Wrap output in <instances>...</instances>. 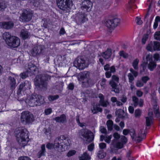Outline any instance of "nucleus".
Listing matches in <instances>:
<instances>
[{
	"label": "nucleus",
	"mask_w": 160,
	"mask_h": 160,
	"mask_svg": "<svg viewBox=\"0 0 160 160\" xmlns=\"http://www.w3.org/2000/svg\"><path fill=\"white\" fill-rule=\"evenodd\" d=\"M71 144V140L62 135L56 138L53 144L50 142L46 144V148L49 149L53 148L55 151L60 152L68 149Z\"/></svg>",
	"instance_id": "nucleus-1"
},
{
	"label": "nucleus",
	"mask_w": 160,
	"mask_h": 160,
	"mask_svg": "<svg viewBox=\"0 0 160 160\" xmlns=\"http://www.w3.org/2000/svg\"><path fill=\"white\" fill-rule=\"evenodd\" d=\"M15 135L18 143L24 147L27 145L29 140L28 132L23 127H19L15 130Z\"/></svg>",
	"instance_id": "nucleus-2"
},
{
	"label": "nucleus",
	"mask_w": 160,
	"mask_h": 160,
	"mask_svg": "<svg viewBox=\"0 0 160 160\" xmlns=\"http://www.w3.org/2000/svg\"><path fill=\"white\" fill-rule=\"evenodd\" d=\"M26 102L30 106H40L44 102V99L41 95H33L26 100Z\"/></svg>",
	"instance_id": "nucleus-3"
},
{
	"label": "nucleus",
	"mask_w": 160,
	"mask_h": 160,
	"mask_svg": "<svg viewBox=\"0 0 160 160\" xmlns=\"http://www.w3.org/2000/svg\"><path fill=\"white\" fill-rule=\"evenodd\" d=\"M56 3L58 7L63 10H69L74 8L72 1L70 0H56Z\"/></svg>",
	"instance_id": "nucleus-4"
},
{
	"label": "nucleus",
	"mask_w": 160,
	"mask_h": 160,
	"mask_svg": "<svg viewBox=\"0 0 160 160\" xmlns=\"http://www.w3.org/2000/svg\"><path fill=\"white\" fill-rule=\"evenodd\" d=\"M79 135L84 138L87 143H89L94 139V135L91 131L86 128L81 129L79 132Z\"/></svg>",
	"instance_id": "nucleus-5"
},
{
	"label": "nucleus",
	"mask_w": 160,
	"mask_h": 160,
	"mask_svg": "<svg viewBox=\"0 0 160 160\" xmlns=\"http://www.w3.org/2000/svg\"><path fill=\"white\" fill-rule=\"evenodd\" d=\"M47 79L46 77L44 75H38L34 79L35 84L40 88H45L47 85Z\"/></svg>",
	"instance_id": "nucleus-6"
},
{
	"label": "nucleus",
	"mask_w": 160,
	"mask_h": 160,
	"mask_svg": "<svg viewBox=\"0 0 160 160\" xmlns=\"http://www.w3.org/2000/svg\"><path fill=\"white\" fill-rule=\"evenodd\" d=\"M21 119L22 122L25 121L28 123L32 122L34 119L33 114L28 111L24 112L22 113Z\"/></svg>",
	"instance_id": "nucleus-7"
},
{
	"label": "nucleus",
	"mask_w": 160,
	"mask_h": 160,
	"mask_svg": "<svg viewBox=\"0 0 160 160\" xmlns=\"http://www.w3.org/2000/svg\"><path fill=\"white\" fill-rule=\"evenodd\" d=\"M130 133L133 139L136 140L138 142H140L145 138L146 133L145 130H141L138 132L137 137H136L134 130H132Z\"/></svg>",
	"instance_id": "nucleus-8"
},
{
	"label": "nucleus",
	"mask_w": 160,
	"mask_h": 160,
	"mask_svg": "<svg viewBox=\"0 0 160 160\" xmlns=\"http://www.w3.org/2000/svg\"><path fill=\"white\" fill-rule=\"evenodd\" d=\"M44 48L43 46L41 45L35 46L30 51L29 53L30 55L35 57L44 52Z\"/></svg>",
	"instance_id": "nucleus-9"
},
{
	"label": "nucleus",
	"mask_w": 160,
	"mask_h": 160,
	"mask_svg": "<svg viewBox=\"0 0 160 160\" xmlns=\"http://www.w3.org/2000/svg\"><path fill=\"white\" fill-rule=\"evenodd\" d=\"M74 66L80 70H83L88 66V63L84 59L78 58L74 62Z\"/></svg>",
	"instance_id": "nucleus-10"
},
{
	"label": "nucleus",
	"mask_w": 160,
	"mask_h": 160,
	"mask_svg": "<svg viewBox=\"0 0 160 160\" xmlns=\"http://www.w3.org/2000/svg\"><path fill=\"white\" fill-rule=\"evenodd\" d=\"M119 80L118 78L115 75H113L112 80L110 81L109 84L112 87V90L116 93L119 92V88H117V84Z\"/></svg>",
	"instance_id": "nucleus-11"
},
{
	"label": "nucleus",
	"mask_w": 160,
	"mask_h": 160,
	"mask_svg": "<svg viewBox=\"0 0 160 160\" xmlns=\"http://www.w3.org/2000/svg\"><path fill=\"white\" fill-rule=\"evenodd\" d=\"M148 50L152 52L154 50H160V42L158 41L150 42L147 47Z\"/></svg>",
	"instance_id": "nucleus-12"
},
{
	"label": "nucleus",
	"mask_w": 160,
	"mask_h": 160,
	"mask_svg": "<svg viewBox=\"0 0 160 160\" xmlns=\"http://www.w3.org/2000/svg\"><path fill=\"white\" fill-rule=\"evenodd\" d=\"M94 0H84L81 4V8L84 10L89 12L91 10L92 6V1Z\"/></svg>",
	"instance_id": "nucleus-13"
},
{
	"label": "nucleus",
	"mask_w": 160,
	"mask_h": 160,
	"mask_svg": "<svg viewBox=\"0 0 160 160\" xmlns=\"http://www.w3.org/2000/svg\"><path fill=\"white\" fill-rule=\"evenodd\" d=\"M89 77V72L86 71L80 73L78 76L79 80L81 81L83 83H88Z\"/></svg>",
	"instance_id": "nucleus-14"
},
{
	"label": "nucleus",
	"mask_w": 160,
	"mask_h": 160,
	"mask_svg": "<svg viewBox=\"0 0 160 160\" xmlns=\"http://www.w3.org/2000/svg\"><path fill=\"white\" fill-rule=\"evenodd\" d=\"M25 70L31 75L36 74L38 71V68L32 63H30L28 64V66L25 67Z\"/></svg>",
	"instance_id": "nucleus-15"
},
{
	"label": "nucleus",
	"mask_w": 160,
	"mask_h": 160,
	"mask_svg": "<svg viewBox=\"0 0 160 160\" xmlns=\"http://www.w3.org/2000/svg\"><path fill=\"white\" fill-rule=\"evenodd\" d=\"M120 22V20L115 18L112 20H108L107 21L106 25L109 28H113L115 27Z\"/></svg>",
	"instance_id": "nucleus-16"
},
{
	"label": "nucleus",
	"mask_w": 160,
	"mask_h": 160,
	"mask_svg": "<svg viewBox=\"0 0 160 160\" xmlns=\"http://www.w3.org/2000/svg\"><path fill=\"white\" fill-rule=\"evenodd\" d=\"M32 16V12L26 10H24L21 18L23 21L28 22L31 20Z\"/></svg>",
	"instance_id": "nucleus-17"
},
{
	"label": "nucleus",
	"mask_w": 160,
	"mask_h": 160,
	"mask_svg": "<svg viewBox=\"0 0 160 160\" xmlns=\"http://www.w3.org/2000/svg\"><path fill=\"white\" fill-rule=\"evenodd\" d=\"M31 87V82L28 81H25L24 82H22L19 86V90L20 92L29 90Z\"/></svg>",
	"instance_id": "nucleus-18"
},
{
	"label": "nucleus",
	"mask_w": 160,
	"mask_h": 160,
	"mask_svg": "<svg viewBox=\"0 0 160 160\" xmlns=\"http://www.w3.org/2000/svg\"><path fill=\"white\" fill-rule=\"evenodd\" d=\"M129 71L131 72L129 73L128 75V81L130 83H132L133 82L134 77H136L138 75V73L137 71H135L132 68H130Z\"/></svg>",
	"instance_id": "nucleus-19"
},
{
	"label": "nucleus",
	"mask_w": 160,
	"mask_h": 160,
	"mask_svg": "<svg viewBox=\"0 0 160 160\" xmlns=\"http://www.w3.org/2000/svg\"><path fill=\"white\" fill-rule=\"evenodd\" d=\"M86 18L84 14L77 13L76 14L75 19L78 23H82L85 21Z\"/></svg>",
	"instance_id": "nucleus-20"
},
{
	"label": "nucleus",
	"mask_w": 160,
	"mask_h": 160,
	"mask_svg": "<svg viewBox=\"0 0 160 160\" xmlns=\"http://www.w3.org/2000/svg\"><path fill=\"white\" fill-rule=\"evenodd\" d=\"M153 114L152 111H151L149 110L148 116L146 118V125L147 126H149L152 122L153 119Z\"/></svg>",
	"instance_id": "nucleus-21"
},
{
	"label": "nucleus",
	"mask_w": 160,
	"mask_h": 160,
	"mask_svg": "<svg viewBox=\"0 0 160 160\" xmlns=\"http://www.w3.org/2000/svg\"><path fill=\"white\" fill-rule=\"evenodd\" d=\"M54 120L57 122L62 123H64L67 121L66 116L64 114L61 115L60 116L56 117Z\"/></svg>",
	"instance_id": "nucleus-22"
},
{
	"label": "nucleus",
	"mask_w": 160,
	"mask_h": 160,
	"mask_svg": "<svg viewBox=\"0 0 160 160\" xmlns=\"http://www.w3.org/2000/svg\"><path fill=\"white\" fill-rule=\"evenodd\" d=\"M19 78L18 76L13 73H11V86L14 88L16 85V79Z\"/></svg>",
	"instance_id": "nucleus-23"
},
{
	"label": "nucleus",
	"mask_w": 160,
	"mask_h": 160,
	"mask_svg": "<svg viewBox=\"0 0 160 160\" xmlns=\"http://www.w3.org/2000/svg\"><path fill=\"white\" fill-rule=\"evenodd\" d=\"M46 152L45 145L42 144L41 146V150L37 153V157L39 158L42 156H44L45 155Z\"/></svg>",
	"instance_id": "nucleus-24"
},
{
	"label": "nucleus",
	"mask_w": 160,
	"mask_h": 160,
	"mask_svg": "<svg viewBox=\"0 0 160 160\" xmlns=\"http://www.w3.org/2000/svg\"><path fill=\"white\" fill-rule=\"evenodd\" d=\"M91 111L93 113H96L98 112H101L102 109L99 107V105L97 104H94L93 107L91 108Z\"/></svg>",
	"instance_id": "nucleus-25"
},
{
	"label": "nucleus",
	"mask_w": 160,
	"mask_h": 160,
	"mask_svg": "<svg viewBox=\"0 0 160 160\" xmlns=\"http://www.w3.org/2000/svg\"><path fill=\"white\" fill-rule=\"evenodd\" d=\"M112 51L110 49L108 48L107 51L103 52L102 56L105 59H108L111 55Z\"/></svg>",
	"instance_id": "nucleus-26"
},
{
	"label": "nucleus",
	"mask_w": 160,
	"mask_h": 160,
	"mask_svg": "<svg viewBox=\"0 0 160 160\" xmlns=\"http://www.w3.org/2000/svg\"><path fill=\"white\" fill-rule=\"evenodd\" d=\"M98 97L100 99V105L103 107H106L107 106L108 102L104 101V97L101 93H100L98 95Z\"/></svg>",
	"instance_id": "nucleus-27"
},
{
	"label": "nucleus",
	"mask_w": 160,
	"mask_h": 160,
	"mask_svg": "<svg viewBox=\"0 0 160 160\" xmlns=\"http://www.w3.org/2000/svg\"><path fill=\"white\" fill-rule=\"evenodd\" d=\"M0 27L2 29H8L10 28V23L9 22H0Z\"/></svg>",
	"instance_id": "nucleus-28"
},
{
	"label": "nucleus",
	"mask_w": 160,
	"mask_h": 160,
	"mask_svg": "<svg viewBox=\"0 0 160 160\" xmlns=\"http://www.w3.org/2000/svg\"><path fill=\"white\" fill-rule=\"evenodd\" d=\"M153 108L154 109V112L156 117H158L159 116V113L158 111L159 107L157 105L156 101L155 100L153 101Z\"/></svg>",
	"instance_id": "nucleus-29"
},
{
	"label": "nucleus",
	"mask_w": 160,
	"mask_h": 160,
	"mask_svg": "<svg viewBox=\"0 0 160 160\" xmlns=\"http://www.w3.org/2000/svg\"><path fill=\"white\" fill-rule=\"evenodd\" d=\"M79 160H90L91 159L90 156L87 152H84L79 157Z\"/></svg>",
	"instance_id": "nucleus-30"
},
{
	"label": "nucleus",
	"mask_w": 160,
	"mask_h": 160,
	"mask_svg": "<svg viewBox=\"0 0 160 160\" xmlns=\"http://www.w3.org/2000/svg\"><path fill=\"white\" fill-rule=\"evenodd\" d=\"M20 36L23 39H26L29 37V34L27 31L22 29L21 32Z\"/></svg>",
	"instance_id": "nucleus-31"
},
{
	"label": "nucleus",
	"mask_w": 160,
	"mask_h": 160,
	"mask_svg": "<svg viewBox=\"0 0 160 160\" xmlns=\"http://www.w3.org/2000/svg\"><path fill=\"white\" fill-rule=\"evenodd\" d=\"M156 64L155 62L153 61H151L149 62L148 65V68L150 71H152L156 68Z\"/></svg>",
	"instance_id": "nucleus-32"
},
{
	"label": "nucleus",
	"mask_w": 160,
	"mask_h": 160,
	"mask_svg": "<svg viewBox=\"0 0 160 160\" xmlns=\"http://www.w3.org/2000/svg\"><path fill=\"white\" fill-rule=\"evenodd\" d=\"M139 60L138 58L134 59L132 62V65L134 68L136 70L138 69V64L139 62Z\"/></svg>",
	"instance_id": "nucleus-33"
},
{
	"label": "nucleus",
	"mask_w": 160,
	"mask_h": 160,
	"mask_svg": "<svg viewBox=\"0 0 160 160\" xmlns=\"http://www.w3.org/2000/svg\"><path fill=\"white\" fill-rule=\"evenodd\" d=\"M106 124L108 129L110 131L112 130V129L113 122L111 120H108L107 121Z\"/></svg>",
	"instance_id": "nucleus-34"
},
{
	"label": "nucleus",
	"mask_w": 160,
	"mask_h": 160,
	"mask_svg": "<svg viewBox=\"0 0 160 160\" xmlns=\"http://www.w3.org/2000/svg\"><path fill=\"white\" fill-rule=\"evenodd\" d=\"M111 100L113 102H116V104L118 106H120L122 105V102L120 101H118L116 97H112L111 98Z\"/></svg>",
	"instance_id": "nucleus-35"
},
{
	"label": "nucleus",
	"mask_w": 160,
	"mask_h": 160,
	"mask_svg": "<svg viewBox=\"0 0 160 160\" xmlns=\"http://www.w3.org/2000/svg\"><path fill=\"white\" fill-rule=\"evenodd\" d=\"M116 114L118 115L120 117H121L123 116L124 111L122 109H120L117 110L116 112Z\"/></svg>",
	"instance_id": "nucleus-36"
},
{
	"label": "nucleus",
	"mask_w": 160,
	"mask_h": 160,
	"mask_svg": "<svg viewBox=\"0 0 160 160\" xmlns=\"http://www.w3.org/2000/svg\"><path fill=\"white\" fill-rule=\"evenodd\" d=\"M76 152L74 150H69L67 154V156L68 157H70L75 155Z\"/></svg>",
	"instance_id": "nucleus-37"
},
{
	"label": "nucleus",
	"mask_w": 160,
	"mask_h": 160,
	"mask_svg": "<svg viewBox=\"0 0 160 160\" xmlns=\"http://www.w3.org/2000/svg\"><path fill=\"white\" fill-rule=\"evenodd\" d=\"M150 33V31H148L146 33L143 35L142 38V40H147V39H149Z\"/></svg>",
	"instance_id": "nucleus-38"
},
{
	"label": "nucleus",
	"mask_w": 160,
	"mask_h": 160,
	"mask_svg": "<svg viewBox=\"0 0 160 160\" xmlns=\"http://www.w3.org/2000/svg\"><path fill=\"white\" fill-rule=\"evenodd\" d=\"M20 43V41H13L11 47L13 48L17 47L19 45Z\"/></svg>",
	"instance_id": "nucleus-39"
},
{
	"label": "nucleus",
	"mask_w": 160,
	"mask_h": 160,
	"mask_svg": "<svg viewBox=\"0 0 160 160\" xmlns=\"http://www.w3.org/2000/svg\"><path fill=\"white\" fill-rule=\"evenodd\" d=\"M3 37L4 40H9L10 34L9 32H5L3 35Z\"/></svg>",
	"instance_id": "nucleus-40"
},
{
	"label": "nucleus",
	"mask_w": 160,
	"mask_h": 160,
	"mask_svg": "<svg viewBox=\"0 0 160 160\" xmlns=\"http://www.w3.org/2000/svg\"><path fill=\"white\" fill-rule=\"evenodd\" d=\"M134 1L131 0L128 2V8L129 9H134L135 5L133 4L134 2Z\"/></svg>",
	"instance_id": "nucleus-41"
},
{
	"label": "nucleus",
	"mask_w": 160,
	"mask_h": 160,
	"mask_svg": "<svg viewBox=\"0 0 160 160\" xmlns=\"http://www.w3.org/2000/svg\"><path fill=\"white\" fill-rule=\"evenodd\" d=\"M59 97V96L58 95L55 96L51 95L48 97V99L49 101H52L58 98Z\"/></svg>",
	"instance_id": "nucleus-42"
},
{
	"label": "nucleus",
	"mask_w": 160,
	"mask_h": 160,
	"mask_svg": "<svg viewBox=\"0 0 160 160\" xmlns=\"http://www.w3.org/2000/svg\"><path fill=\"white\" fill-rule=\"evenodd\" d=\"M132 101L134 102V105L135 107L138 106V102L139 100L138 98L135 96H134L132 97Z\"/></svg>",
	"instance_id": "nucleus-43"
},
{
	"label": "nucleus",
	"mask_w": 160,
	"mask_h": 160,
	"mask_svg": "<svg viewBox=\"0 0 160 160\" xmlns=\"http://www.w3.org/2000/svg\"><path fill=\"white\" fill-rule=\"evenodd\" d=\"M112 138L111 135L110 136H106L104 138L105 141L108 143H109L111 142V139Z\"/></svg>",
	"instance_id": "nucleus-44"
},
{
	"label": "nucleus",
	"mask_w": 160,
	"mask_h": 160,
	"mask_svg": "<svg viewBox=\"0 0 160 160\" xmlns=\"http://www.w3.org/2000/svg\"><path fill=\"white\" fill-rule=\"evenodd\" d=\"M105 156V154L103 151H100L98 154V157L99 158H103Z\"/></svg>",
	"instance_id": "nucleus-45"
},
{
	"label": "nucleus",
	"mask_w": 160,
	"mask_h": 160,
	"mask_svg": "<svg viewBox=\"0 0 160 160\" xmlns=\"http://www.w3.org/2000/svg\"><path fill=\"white\" fill-rule=\"evenodd\" d=\"M42 26L44 28H47L48 26V22L47 20L46 19H43L42 21Z\"/></svg>",
	"instance_id": "nucleus-46"
},
{
	"label": "nucleus",
	"mask_w": 160,
	"mask_h": 160,
	"mask_svg": "<svg viewBox=\"0 0 160 160\" xmlns=\"http://www.w3.org/2000/svg\"><path fill=\"white\" fill-rule=\"evenodd\" d=\"M154 38L156 40H160V31H157L155 32Z\"/></svg>",
	"instance_id": "nucleus-47"
},
{
	"label": "nucleus",
	"mask_w": 160,
	"mask_h": 160,
	"mask_svg": "<svg viewBox=\"0 0 160 160\" xmlns=\"http://www.w3.org/2000/svg\"><path fill=\"white\" fill-rule=\"evenodd\" d=\"M141 111L139 109H137L135 111V116L136 118H139L141 116Z\"/></svg>",
	"instance_id": "nucleus-48"
},
{
	"label": "nucleus",
	"mask_w": 160,
	"mask_h": 160,
	"mask_svg": "<svg viewBox=\"0 0 160 160\" xmlns=\"http://www.w3.org/2000/svg\"><path fill=\"white\" fill-rule=\"evenodd\" d=\"M136 85L137 87H141L144 85V83L142 81L138 80L136 82Z\"/></svg>",
	"instance_id": "nucleus-49"
},
{
	"label": "nucleus",
	"mask_w": 160,
	"mask_h": 160,
	"mask_svg": "<svg viewBox=\"0 0 160 160\" xmlns=\"http://www.w3.org/2000/svg\"><path fill=\"white\" fill-rule=\"evenodd\" d=\"M26 72H23L21 74V77L22 79H25L28 76V74L29 73L27 72V71L26 70Z\"/></svg>",
	"instance_id": "nucleus-50"
},
{
	"label": "nucleus",
	"mask_w": 160,
	"mask_h": 160,
	"mask_svg": "<svg viewBox=\"0 0 160 160\" xmlns=\"http://www.w3.org/2000/svg\"><path fill=\"white\" fill-rule=\"evenodd\" d=\"M153 57L156 62H159L160 61V57L158 54H155L154 55Z\"/></svg>",
	"instance_id": "nucleus-51"
},
{
	"label": "nucleus",
	"mask_w": 160,
	"mask_h": 160,
	"mask_svg": "<svg viewBox=\"0 0 160 160\" xmlns=\"http://www.w3.org/2000/svg\"><path fill=\"white\" fill-rule=\"evenodd\" d=\"M6 6L5 2H0V10L4 9L6 8Z\"/></svg>",
	"instance_id": "nucleus-52"
},
{
	"label": "nucleus",
	"mask_w": 160,
	"mask_h": 160,
	"mask_svg": "<svg viewBox=\"0 0 160 160\" xmlns=\"http://www.w3.org/2000/svg\"><path fill=\"white\" fill-rule=\"evenodd\" d=\"M149 79V77L147 76L142 77L141 78V80L143 83H146Z\"/></svg>",
	"instance_id": "nucleus-53"
},
{
	"label": "nucleus",
	"mask_w": 160,
	"mask_h": 160,
	"mask_svg": "<svg viewBox=\"0 0 160 160\" xmlns=\"http://www.w3.org/2000/svg\"><path fill=\"white\" fill-rule=\"evenodd\" d=\"M119 54L120 56L124 58H127L128 57V54L122 51L120 52Z\"/></svg>",
	"instance_id": "nucleus-54"
},
{
	"label": "nucleus",
	"mask_w": 160,
	"mask_h": 160,
	"mask_svg": "<svg viewBox=\"0 0 160 160\" xmlns=\"http://www.w3.org/2000/svg\"><path fill=\"white\" fill-rule=\"evenodd\" d=\"M136 23L139 25H141L143 23V22L141 20V18L138 17H137L136 19Z\"/></svg>",
	"instance_id": "nucleus-55"
},
{
	"label": "nucleus",
	"mask_w": 160,
	"mask_h": 160,
	"mask_svg": "<svg viewBox=\"0 0 160 160\" xmlns=\"http://www.w3.org/2000/svg\"><path fill=\"white\" fill-rule=\"evenodd\" d=\"M146 58L147 61H149V62L153 61L152 56L150 54H148L146 56Z\"/></svg>",
	"instance_id": "nucleus-56"
},
{
	"label": "nucleus",
	"mask_w": 160,
	"mask_h": 160,
	"mask_svg": "<svg viewBox=\"0 0 160 160\" xmlns=\"http://www.w3.org/2000/svg\"><path fill=\"white\" fill-rule=\"evenodd\" d=\"M52 112L51 108H48L46 109L44 111V113L46 115H48L51 113Z\"/></svg>",
	"instance_id": "nucleus-57"
},
{
	"label": "nucleus",
	"mask_w": 160,
	"mask_h": 160,
	"mask_svg": "<svg viewBox=\"0 0 160 160\" xmlns=\"http://www.w3.org/2000/svg\"><path fill=\"white\" fill-rule=\"evenodd\" d=\"M106 81L105 79L103 78L100 82V85L102 88H103L105 87Z\"/></svg>",
	"instance_id": "nucleus-58"
},
{
	"label": "nucleus",
	"mask_w": 160,
	"mask_h": 160,
	"mask_svg": "<svg viewBox=\"0 0 160 160\" xmlns=\"http://www.w3.org/2000/svg\"><path fill=\"white\" fill-rule=\"evenodd\" d=\"M123 144L120 142H117L116 144V147L117 148L120 149L122 148L123 147Z\"/></svg>",
	"instance_id": "nucleus-59"
},
{
	"label": "nucleus",
	"mask_w": 160,
	"mask_h": 160,
	"mask_svg": "<svg viewBox=\"0 0 160 160\" xmlns=\"http://www.w3.org/2000/svg\"><path fill=\"white\" fill-rule=\"evenodd\" d=\"M121 141L122 143L125 144L127 142V139L124 136H122L121 138Z\"/></svg>",
	"instance_id": "nucleus-60"
},
{
	"label": "nucleus",
	"mask_w": 160,
	"mask_h": 160,
	"mask_svg": "<svg viewBox=\"0 0 160 160\" xmlns=\"http://www.w3.org/2000/svg\"><path fill=\"white\" fill-rule=\"evenodd\" d=\"M94 144L93 143H92L89 145L88 147V150L90 151H92L94 149Z\"/></svg>",
	"instance_id": "nucleus-61"
},
{
	"label": "nucleus",
	"mask_w": 160,
	"mask_h": 160,
	"mask_svg": "<svg viewBox=\"0 0 160 160\" xmlns=\"http://www.w3.org/2000/svg\"><path fill=\"white\" fill-rule=\"evenodd\" d=\"M74 87V84L71 83L68 85V89L71 90H72L73 89Z\"/></svg>",
	"instance_id": "nucleus-62"
},
{
	"label": "nucleus",
	"mask_w": 160,
	"mask_h": 160,
	"mask_svg": "<svg viewBox=\"0 0 160 160\" xmlns=\"http://www.w3.org/2000/svg\"><path fill=\"white\" fill-rule=\"evenodd\" d=\"M106 147V144L104 143H101L99 144V147L101 149L105 148Z\"/></svg>",
	"instance_id": "nucleus-63"
},
{
	"label": "nucleus",
	"mask_w": 160,
	"mask_h": 160,
	"mask_svg": "<svg viewBox=\"0 0 160 160\" xmlns=\"http://www.w3.org/2000/svg\"><path fill=\"white\" fill-rule=\"evenodd\" d=\"M18 160H31L27 156L21 157H20Z\"/></svg>",
	"instance_id": "nucleus-64"
}]
</instances>
